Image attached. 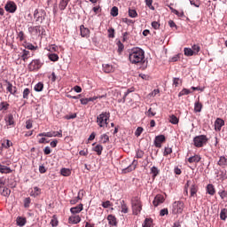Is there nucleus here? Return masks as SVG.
<instances>
[{
    "label": "nucleus",
    "mask_w": 227,
    "mask_h": 227,
    "mask_svg": "<svg viewBox=\"0 0 227 227\" xmlns=\"http://www.w3.org/2000/svg\"><path fill=\"white\" fill-rule=\"evenodd\" d=\"M129 59L132 65H141L145 63V51L139 47L131 49Z\"/></svg>",
    "instance_id": "f257e3e1"
},
{
    "label": "nucleus",
    "mask_w": 227,
    "mask_h": 227,
    "mask_svg": "<svg viewBox=\"0 0 227 227\" xmlns=\"http://www.w3.org/2000/svg\"><path fill=\"white\" fill-rule=\"evenodd\" d=\"M109 118H111V113L103 112L97 117V123L98 127L104 129L109 125Z\"/></svg>",
    "instance_id": "f03ea898"
},
{
    "label": "nucleus",
    "mask_w": 227,
    "mask_h": 227,
    "mask_svg": "<svg viewBox=\"0 0 227 227\" xmlns=\"http://www.w3.org/2000/svg\"><path fill=\"white\" fill-rule=\"evenodd\" d=\"M208 143V137L206 135H199L193 138V145L196 148H203Z\"/></svg>",
    "instance_id": "7ed1b4c3"
},
{
    "label": "nucleus",
    "mask_w": 227,
    "mask_h": 227,
    "mask_svg": "<svg viewBox=\"0 0 227 227\" xmlns=\"http://www.w3.org/2000/svg\"><path fill=\"white\" fill-rule=\"evenodd\" d=\"M184 208H185V204H184V201L177 200L172 203V214L174 215H178V214H183Z\"/></svg>",
    "instance_id": "20e7f679"
},
{
    "label": "nucleus",
    "mask_w": 227,
    "mask_h": 227,
    "mask_svg": "<svg viewBox=\"0 0 227 227\" xmlns=\"http://www.w3.org/2000/svg\"><path fill=\"white\" fill-rule=\"evenodd\" d=\"M132 210L135 215H137L143 210V205H141V200L138 197H133L131 200Z\"/></svg>",
    "instance_id": "39448f33"
},
{
    "label": "nucleus",
    "mask_w": 227,
    "mask_h": 227,
    "mask_svg": "<svg viewBox=\"0 0 227 227\" xmlns=\"http://www.w3.org/2000/svg\"><path fill=\"white\" fill-rule=\"evenodd\" d=\"M42 61L40 59H34L28 65V70L30 72H36L42 68Z\"/></svg>",
    "instance_id": "423d86ee"
},
{
    "label": "nucleus",
    "mask_w": 227,
    "mask_h": 227,
    "mask_svg": "<svg viewBox=\"0 0 227 227\" xmlns=\"http://www.w3.org/2000/svg\"><path fill=\"white\" fill-rule=\"evenodd\" d=\"M29 33H35V35H38V36L43 35L45 29L42 26H35L28 27Z\"/></svg>",
    "instance_id": "0eeeda50"
},
{
    "label": "nucleus",
    "mask_w": 227,
    "mask_h": 227,
    "mask_svg": "<svg viewBox=\"0 0 227 227\" xmlns=\"http://www.w3.org/2000/svg\"><path fill=\"white\" fill-rule=\"evenodd\" d=\"M4 8L8 13H15V12H17V4L12 1L7 2Z\"/></svg>",
    "instance_id": "6e6552de"
},
{
    "label": "nucleus",
    "mask_w": 227,
    "mask_h": 227,
    "mask_svg": "<svg viewBox=\"0 0 227 227\" xmlns=\"http://www.w3.org/2000/svg\"><path fill=\"white\" fill-rule=\"evenodd\" d=\"M166 142V137L164 135H159L155 137L154 146L156 148H162V143Z\"/></svg>",
    "instance_id": "1a4fd4ad"
},
{
    "label": "nucleus",
    "mask_w": 227,
    "mask_h": 227,
    "mask_svg": "<svg viewBox=\"0 0 227 227\" xmlns=\"http://www.w3.org/2000/svg\"><path fill=\"white\" fill-rule=\"evenodd\" d=\"M90 28L84 27V25L80 26V35L82 38H90Z\"/></svg>",
    "instance_id": "9d476101"
},
{
    "label": "nucleus",
    "mask_w": 227,
    "mask_h": 227,
    "mask_svg": "<svg viewBox=\"0 0 227 227\" xmlns=\"http://www.w3.org/2000/svg\"><path fill=\"white\" fill-rule=\"evenodd\" d=\"M137 160H134L129 166L122 169L123 173H130V171H134V169L137 168Z\"/></svg>",
    "instance_id": "9b49d317"
},
{
    "label": "nucleus",
    "mask_w": 227,
    "mask_h": 227,
    "mask_svg": "<svg viewBox=\"0 0 227 227\" xmlns=\"http://www.w3.org/2000/svg\"><path fill=\"white\" fill-rule=\"evenodd\" d=\"M163 201H165L164 196L158 194L155 196L153 204L154 207H159L160 204H162Z\"/></svg>",
    "instance_id": "f8f14e48"
},
{
    "label": "nucleus",
    "mask_w": 227,
    "mask_h": 227,
    "mask_svg": "<svg viewBox=\"0 0 227 227\" xmlns=\"http://www.w3.org/2000/svg\"><path fill=\"white\" fill-rule=\"evenodd\" d=\"M7 91H9V93L11 95H13V97H15L17 95V88L15 86H13V84H12V82H7V88H6Z\"/></svg>",
    "instance_id": "ddd939ff"
},
{
    "label": "nucleus",
    "mask_w": 227,
    "mask_h": 227,
    "mask_svg": "<svg viewBox=\"0 0 227 227\" xmlns=\"http://www.w3.org/2000/svg\"><path fill=\"white\" fill-rule=\"evenodd\" d=\"M13 170L6 165L0 164V173L2 175H9L10 173H12Z\"/></svg>",
    "instance_id": "4468645a"
},
{
    "label": "nucleus",
    "mask_w": 227,
    "mask_h": 227,
    "mask_svg": "<svg viewBox=\"0 0 227 227\" xmlns=\"http://www.w3.org/2000/svg\"><path fill=\"white\" fill-rule=\"evenodd\" d=\"M34 19H35L36 22H40V24H42V22H43L45 20L43 15L40 14L37 9L34 12Z\"/></svg>",
    "instance_id": "2eb2a0df"
},
{
    "label": "nucleus",
    "mask_w": 227,
    "mask_h": 227,
    "mask_svg": "<svg viewBox=\"0 0 227 227\" xmlns=\"http://www.w3.org/2000/svg\"><path fill=\"white\" fill-rule=\"evenodd\" d=\"M224 125V121L221 118H217L216 121H215V130H221V129Z\"/></svg>",
    "instance_id": "dca6fc26"
},
{
    "label": "nucleus",
    "mask_w": 227,
    "mask_h": 227,
    "mask_svg": "<svg viewBox=\"0 0 227 227\" xmlns=\"http://www.w3.org/2000/svg\"><path fill=\"white\" fill-rule=\"evenodd\" d=\"M69 223L71 224H79V223H81V216H79L78 215L70 216Z\"/></svg>",
    "instance_id": "f3484780"
},
{
    "label": "nucleus",
    "mask_w": 227,
    "mask_h": 227,
    "mask_svg": "<svg viewBox=\"0 0 227 227\" xmlns=\"http://www.w3.org/2000/svg\"><path fill=\"white\" fill-rule=\"evenodd\" d=\"M107 221H108V224H110V226H116V224H118L115 215H109L107 216Z\"/></svg>",
    "instance_id": "a211bd4d"
},
{
    "label": "nucleus",
    "mask_w": 227,
    "mask_h": 227,
    "mask_svg": "<svg viewBox=\"0 0 227 227\" xmlns=\"http://www.w3.org/2000/svg\"><path fill=\"white\" fill-rule=\"evenodd\" d=\"M103 71L105 74H111L112 72H114V67L109 64H103Z\"/></svg>",
    "instance_id": "6ab92c4d"
},
{
    "label": "nucleus",
    "mask_w": 227,
    "mask_h": 227,
    "mask_svg": "<svg viewBox=\"0 0 227 227\" xmlns=\"http://www.w3.org/2000/svg\"><path fill=\"white\" fill-rule=\"evenodd\" d=\"M29 58H31V51L23 50L22 54H21V59L26 63V61H27V59H29Z\"/></svg>",
    "instance_id": "aec40b11"
},
{
    "label": "nucleus",
    "mask_w": 227,
    "mask_h": 227,
    "mask_svg": "<svg viewBox=\"0 0 227 227\" xmlns=\"http://www.w3.org/2000/svg\"><path fill=\"white\" fill-rule=\"evenodd\" d=\"M160 173V170L159 169V168L153 166L151 168V175H153V180H155V178H157V176Z\"/></svg>",
    "instance_id": "412c9836"
},
{
    "label": "nucleus",
    "mask_w": 227,
    "mask_h": 227,
    "mask_svg": "<svg viewBox=\"0 0 227 227\" xmlns=\"http://www.w3.org/2000/svg\"><path fill=\"white\" fill-rule=\"evenodd\" d=\"M200 160H201V156L198 155V154H195L194 156H192L188 159V162H190V164H192V163H198L200 162Z\"/></svg>",
    "instance_id": "4be33fe9"
},
{
    "label": "nucleus",
    "mask_w": 227,
    "mask_h": 227,
    "mask_svg": "<svg viewBox=\"0 0 227 227\" xmlns=\"http://www.w3.org/2000/svg\"><path fill=\"white\" fill-rule=\"evenodd\" d=\"M70 212L71 214H79L82 212V204H80L74 207H71Z\"/></svg>",
    "instance_id": "5701e85b"
},
{
    "label": "nucleus",
    "mask_w": 227,
    "mask_h": 227,
    "mask_svg": "<svg viewBox=\"0 0 227 227\" xmlns=\"http://www.w3.org/2000/svg\"><path fill=\"white\" fill-rule=\"evenodd\" d=\"M192 51H193L194 56H198V54H200V51H201V46L200 43L193 44L192 46Z\"/></svg>",
    "instance_id": "b1692460"
},
{
    "label": "nucleus",
    "mask_w": 227,
    "mask_h": 227,
    "mask_svg": "<svg viewBox=\"0 0 227 227\" xmlns=\"http://www.w3.org/2000/svg\"><path fill=\"white\" fill-rule=\"evenodd\" d=\"M70 0H60L59 4V10H61V12H63V10L67 9V6H68V2Z\"/></svg>",
    "instance_id": "393cba45"
},
{
    "label": "nucleus",
    "mask_w": 227,
    "mask_h": 227,
    "mask_svg": "<svg viewBox=\"0 0 227 227\" xmlns=\"http://www.w3.org/2000/svg\"><path fill=\"white\" fill-rule=\"evenodd\" d=\"M11 192L12 191L9 188L0 186V194H2V196H8Z\"/></svg>",
    "instance_id": "a878e982"
},
{
    "label": "nucleus",
    "mask_w": 227,
    "mask_h": 227,
    "mask_svg": "<svg viewBox=\"0 0 227 227\" xmlns=\"http://www.w3.org/2000/svg\"><path fill=\"white\" fill-rule=\"evenodd\" d=\"M179 121L180 120L175 114L169 116V122L172 123V125H178Z\"/></svg>",
    "instance_id": "bb28decb"
},
{
    "label": "nucleus",
    "mask_w": 227,
    "mask_h": 227,
    "mask_svg": "<svg viewBox=\"0 0 227 227\" xmlns=\"http://www.w3.org/2000/svg\"><path fill=\"white\" fill-rule=\"evenodd\" d=\"M103 150H104V146H102V145H97L93 148V151L96 152L97 155H102Z\"/></svg>",
    "instance_id": "cd10ccee"
},
{
    "label": "nucleus",
    "mask_w": 227,
    "mask_h": 227,
    "mask_svg": "<svg viewBox=\"0 0 227 227\" xmlns=\"http://www.w3.org/2000/svg\"><path fill=\"white\" fill-rule=\"evenodd\" d=\"M207 192L210 194V196H214V194H215V188L214 187V184H207Z\"/></svg>",
    "instance_id": "c85d7f7f"
},
{
    "label": "nucleus",
    "mask_w": 227,
    "mask_h": 227,
    "mask_svg": "<svg viewBox=\"0 0 227 227\" xmlns=\"http://www.w3.org/2000/svg\"><path fill=\"white\" fill-rule=\"evenodd\" d=\"M201 109H203V105L198 101L194 104V111L195 113H201Z\"/></svg>",
    "instance_id": "c756f323"
},
{
    "label": "nucleus",
    "mask_w": 227,
    "mask_h": 227,
    "mask_svg": "<svg viewBox=\"0 0 227 227\" xmlns=\"http://www.w3.org/2000/svg\"><path fill=\"white\" fill-rule=\"evenodd\" d=\"M29 95H31V90L29 88H26L23 90V98L25 100H28L29 99Z\"/></svg>",
    "instance_id": "7c9ffc66"
},
{
    "label": "nucleus",
    "mask_w": 227,
    "mask_h": 227,
    "mask_svg": "<svg viewBox=\"0 0 227 227\" xmlns=\"http://www.w3.org/2000/svg\"><path fill=\"white\" fill-rule=\"evenodd\" d=\"M34 90L37 92L43 91V82H39L37 84L35 85Z\"/></svg>",
    "instance_id": "2f4dec72"
},
{
    "label": "nucleus",
    "mask_w": 227,
    "mask_h": 227,
    "mask_svg": "<svg viewBox=\"0 0 227 227\" xmlns=\"http://www.w3.org/2000/svg\"><path fill=\"white\" fill-rule=\"evenodd\" d=\"M41 189L38 188V186L34 187V192H31L30 195L34 196V198H36V196H40L41 194Z\"/></svg>",
    "instance_id": "473e14b6"
},
{
    "label": "nucleus",
    "mask_w": 227,
    "mask_h": 227,
    "mask_svg": "<svg viewBox=\"0 0 227 227\" xmlns=\"http://www.w3.org/2000/svg\"><path fill=\"white\" fill-rule=\"evenodd\" d=\"M146 116L148 118H153V116H155L157 114V112L153 108H149L147 112H145Z\"/></svg>",
    "instance_id": "72a5a7b5"
},
{
    "label": "nucleus",
    "mask_w": 227,
    "mask_h": 227,
    "mask_svg": "<svg viewBox=\"0 0 227 227\" xmlns=\"http://www.w3.org/2000/svg\"><path fill=\"white\" fill-rule=\"evenodd\" d=\"M60 174L62 176H70V175H72V171L69 168H62L60 170Z\"/></svg>",
    "instance_id": "f704fd0d"
},
{
    "label": "nucleus",
    "mask_w": 227,
    "mask_h": 227,
    "mask_svg": "<svg viewBox=\"0 0 227 227\" xmlns=\"http://www.w3.org/2000/svg\"><path fill=\"white\" fill-rule=\"evenodd\" d=\"M2 146L8 150L10 146H13V143H12V141H10L9 139H6L3 142Z\"/></svg>",
    "instance_id": "c9c22d12"
},
{
    "label": "nucleus",
    "mask_w": 227,
    "mask_h": 227,
    "mask_svg": "<svg viewBox=\"0 0 227 227\" xmlns=\"http://www.w3.org/2000/svg\"><path fill=\"white\" fill-rule=\"evenodd\" d=\"M18 226H24L26 224V218L19 216L16 220Z\"/></svg>",
    "instance_id": "e433bc0d"
},
{
    "label": "nucleus",
    "mask_w": 227,
    "mask_h": 227,
    "mask_svg": "<svg viewBox=\"0 0 227 227\" xmlns=\"http://www.w3.org/2000/svg\"><path fill=\"white\" fill-rule=\"evenodd\" d=\"M218 166H227V158L224 156H221L218 161Z\"/></svg>",
    "instance_id": "4c0bfd02"
},
{
    "label": "nucleus",
    "mask_w": 227,
    "mask_h": 227,
    "mask_svg": "<svg viewBox=\"0 0 227 227\" xmlns=\"http://www.w3.org/2000/svg\"><path fill=\"white\" fill-rule=\"evenodd\" d=\"M226 217H227V209L223 208L220 212V219H222V221H226Z\"/></svg>",
    "instance_id": "58836bf2"
},
{
    "label": "nucleus",
    "mask_w": 227,
    "mask_h": 227,
    "mask_svg": "<svg viewBox=\"0 0 227 227\" xmlns=\"http://www.w3.org/2000/svg\"><path fill=\"white\" fill-rule=\"evenodd\" d=\"M5 121H6L7 125H14L15 121L13 120V115L9 114L7 116V118L5 119Z\"/></svg>",
    "instance_id": "ea45409f"
},
{
    "label": "nucleus",
    "mask_w": 227,
    "mask_h": 227,
    "mask_svg": "<svg viewBox=\"0 0 227 227\" xmlns=\"http://www.w3.org/2000/svg\"><path fill=\"white\" fill-rule=\"evenodd\" d=\"M8 107H10V104H8L7 102L0 103V111H8Z\"/></svg>",
    "instance_id": "a19ab883"
},
{
    "label": "nucleus",
    "mask_w": 227,
    "mask_h": 227,
    "mask_svg": "<svg viewBox=\"0 0 227 227\" xmlns=\"http://www.w3.org/2000/svg\"><path fill=\"white\" fill-rule=\"evenodd\" d=\"M184 56H188V57L194 56V51L191 48H184Z\"/></svg>",
    "instance_id": "79ce46f5"
},
{
    "label": "nucleus",
    "mask_w": 227,
    "mask_h": 227,
    "mask_svg": "<svg viewBox=\"0 0 227 227\" xmlns=\"http://www.w3.org/2000/svg\"><path fill=\"white\" fill-rule=\"evenodd\" d=\"M191 196L193 197L198 192V185L192 184L190 189Z\"/></svg>",
    "instance_id": "37998d69"
},
{
    "label": "nucleus",
    "mask_w": 227,
    "mask_h": 227,
    "mask_svg": "<svg viewBox=\"0 0 227 227\" xmlns=\"http://www.w3.org/2000/svg\"><path fill=\"white\" fill-rule=\"evenodd\" d=\"M173 153V149L169 146L165 147L163 155L164 157H168V155H171Z\"/></svg>",
    "instance_id": "c03bdc74"
},
{
    "label": "nucleus",
    "mask_w": 227,
    "mask_h": 227,
    "mask_svg": "<svg viewBox=\"0 0 227 227\" xmlns=\"http://www.w3.org/2000/svg\"><path fill=\"white\" fill-rule=\"evenodd\" d=\"M153 223L152 218H146L143 223V227H152Z\"/></svg>",
    "instance_id": "a18cd8bd"
},
{
    "label": "nucleus",
    "mask_w": 227,
    "mask_h": 227,
    "mask_svg": "<svg viewBox=\"0 0 227 227\" xmlns=\"http://www.w3.org/2000/svg\"><path fill=\"white\" fill-rule=\"evenodd\" d=\"M37 137H52V131L40 133L37 135Z\"/></svg>",
    "instance_id": "49530a36"
},
{
    "label": "nucleus",
    "mask_w": 227,
    "mask_h": 227,
    "mask_svg": "<svg viewBox=\"0 0 227 227\" xmlns=\"http://www.w3.org/2000/svg\"><path fill=\"white\" fill-rule=\"evenodd\" d=\"M100 139L103 145H106V143H109V136H107V134L101 135Z\"/></svg>",
    "instance_id": "de8ad7c7"
},
{
    "label": "nucleus",
    "mask_w": 227,
    "mask_h": 227,
    "mask_svg": "<svg viewBox=\"0 0 227 227\" xmlns=\"http://www.w3.org/2000/svg\"><path fill=\"white\" fill-rule=\"evenodd\" d=\"M173 84L176 88H178L182 84V79L180 78H173Z\"/></svg>",
    "instance_id": "09e8293b"
},
{
    "label": "nucleus",
    "mask_w": 227,
    "mask_h": 227,
    "mask_svg": "<svg viewBox=\"0 0 227 227\" xmlns=\"http://www.w3.org/2000/svg\"><path fill=\"white\" fill-rule=\"evenodd\" d=\"M49 59L51 61H58L59 59V56H58L56 53H51L49 55Z\"/></svg>",
    "instance_id": "8fccbe9b"
},
{
    "label": "nucleus",
    "mask_w": 227,
    "mask_h": 227,
    "mask_svg": "<svg viewBox=\"0 0 227 227\" xmlns=\"http://www.w3.org/2000/svg\"><path fill=\"white\" fill-rule=\"evenodd\" d=\"M129 15L131 17V19H136V17H137V12L134 9H129Z\"/></svg>",
    "instance_id": "3c124183"
},
{
    "label": "nucleus",
    "mask_w": 227,
    "mask_h": 227,
    "mask_svg": "<svg viewBox=\"0 0 227 227\" xmlns=\"http://www.w3.org/2000/svg\"><path fill=\"white\" fill-rule=\"evenodd\" d=\"M191 94V90H188V89H183L179 94H178V97H184V95H189Z\"/></svg>",
    "instance_id": "603ef678"
},
{
    "label": "nucleus",
    "mask_w": 227,
    "mask_h": 227,
    "mask_svg": "<svg viewBox=\"0 0 227 227\" xmlns=\"http://www.w3.org/2000/svg\"><path fill=\"white\" fill-rule=\"evenodd\" d=\"M145 4L150 10H155V7L152 5L153 4V0H145Z\"/></svg>",
    "instance_id": "864d4df0"
},
{
    "label": "nucleus",
    "mask_w": 227,
    "mask_h": 227,
    "mask_svg": "<svg viewBox=\"0 0 227 227\" xmlns=\"http://www.w3.org/2000/svg\"><path fill=\"white\" fill-rule=\"evenodd\" d=\"M111 15H112V17H118V7L114 6L111 9Z\"/></svg>",
    "instance_id": "5fc2aeb1"
},
{
    "label": "nucleus",
    "mask_w": 227,
    "mask_h": 227,
    "mask_svg": "<svg viewBox=\"0 0 227 227\" xmlns=\"http://www.w3.org/2000/svg\"><path fill=\"white\" fill-rule=\"evenodd\" d=\"M29 205H31V198L28 197L24 200L25 208H29Z\"/></svg>",
    "instance_id": "6e6d98bb"
},
{
    "label": "nucleus",
    "mask_w": 227,
    "mask_h": 227,
    "mask_svg": "<svg viewBox=\"0 0 227 227\" xmlns=\"http://www.w3.org/2000/svg\"><path fill=\"white\" fill-rule=\"evenodd\" d=\"M218 194L222 200H224L225 198H227V192L224 190L219 191Z\"/></svg>",
    "instance_id": "4d7b16f0"
},
{
    "label": "nucleus",
    "mask_w": 227,
    "mask_h": 227,
    "mask_svg": "<svg viewBox=\"0 0 227 227\" xmlns=\"http://www.w3.org/2000/svg\"><path fill=\"white\" fill-rule=\"evenodd\" d=\"M123 214H128L129 213V207H127V204L123 203L121 204V210Z\"/></svg>",
    "instance_id": "13d9d810"
},
{
    "label": "nucleus",
    "mask_w": 227,
    "mask_h": 227,
    "mask_svg": "<svg viewBox=\"0 0 227 227\" xmlns=\"http://www.w3.org/2000/svg\"><path fill=\"white\" fill-rule=\"evenodd\" d=\"M169 214V211L168 210V208H163L160 211V215L161 217H164V215H168Z\"/></svg>",
    "instance_id": "bf43d9fd"
},
{
    "label": "nucleus",
    "mask_w": 227,
    "mask_h": 227,
    "mask_svg": "<svg viewBox=\"0 0 227 227\" xmlns=\"http://www.w3.org/2000/svg\"><path fill=\"white\" fill-rule=\"evenodd\" d=\"M26 129H27V130H29V129H33V121L27 120L26 121Z\"/></svg>",
    "instance_id": "052dcab7"
},
{
    "label": "nucleus",
    "mask_w": 227,
    "mask_h": 227,
    "mask_svg": "<svg viewBox=\"0 0 227 227\" xmlns=\"http://www.w3.org/2000/svg\"><path fill=\"white\" fill-rule=\"evenodd\" d=\"M108 38H114V28L111 27L108 29Z\"/></svg>",
    "instance_id": "680f3d73"
},
{
    "label": "nucleus",
    "mask_w": 227,
    "mask_h": 227,
    "mask_svg": "<svg viewBox=\"0 0 227 227\" xmlns=\"http://www.w3.org/2000/svg\"><path fill=\"white\" fill-rule=\"evenodd\" d=\"M141 134H143V128L138 127L135 132V136H137V137H139V136H141Z\"/></svg>",
    "instance_id": "e2e57ef3"
},
{
    "label": "nucleus",
    "mask_w": 227,
    "mask_h": 227,
    "mask_svg": "<svg viewBox=\"0 0 227 227\" xmlns=\"http://www.w3.org/2000/svg\"><path fill=\"white\" fill-rule=\"evenodd\" d=\"M25 48L28 49V51H36V47H35V45L32 43H27Z\"/></svg>",
    "instance_id": "0e129e2a"
},
{
    "label": "nucleus",
    "mask_w": 227,
    "mask_h": 227,
    "mask_svg": "<svg viewBox=\"0 0 227 227\" xmlns=\"http://www.w3.org/2000/svg\"><path fill=\"white\" fill-rule=\"evenodd\" d=\"M117 45H118V52H121V51H123L125 46L123 45V43H121V41H118Z\"/></svg>",
    "instance_id": "69168bd1"
},
{
    "label": "nucleus",
    "mask_w": 227,
    "mask_h": 227,
    "mask_svg": "<svg viewBox=\"0 0 227 227\" xmlns=\"http://www.w3.org/2000/svg\"><path fill=\"white\" fill-rule=\"evenodd\" d=\"M18 38H19L20 42H24V32L23 31H20L18 33Z\"/></svg>",
    "instance_id": "338daca9"
},
{
    "label": "nucleus",
    "mask_w": 227,
    "mask_h": 227,
    "mask_svg": "<svg viewBox=\"0 0 227 227\" xmlns=\"http://www.w3.org/2000/svg\"><path fill=\"white\" fill-rule=\"evenodd\" d=\"M152 27H153V29H159L160 27V24H159L157 21H153Z\"/></svg>",
    "instance_id": "774afa93"
}]
</instances>
